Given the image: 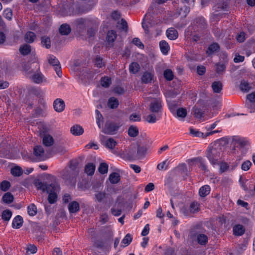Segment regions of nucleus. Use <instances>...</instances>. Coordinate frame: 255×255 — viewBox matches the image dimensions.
<instances>
[{"label":"nucleus","mask_w":255,"mask_h":255,"mask_svg":"<svg viewBox=\"0 0 255 255\" xmlns=\"http://www.w3.org/2000/svg\"><path fill=\"white\" fill-rule=\"evenodd\" d=\"M80 168L78 161L77 159L71 160L61 171V177L67 184L75 185L79 174Z\"/></svg>","instance_id":"f257e3e1"},{"label":"nucleus","mask_w":255,"mask_h":255,"mask_svg":"<svg viewBox=\"0 0 255 255\" xmlns=\"http://www.w3.org/2000/svg\"><path fill=\"white\" fill-rule=\"evenodd\" d=\"M227 143V139L223 138L210 144L206 151V157L212 164H218L219 161L221 159V145Z\"/></svg>","instance_id":"f03ea898"},{"label":"nucleus","mask_w":255,"mask_h":255,"mask_svg":"<svg viewBox=\"0 0 255 255\" xmlns=\"http://www.w3.org/2000/svg\"><path fill=\"white\" fill-rule=\"evenodd\" d=\"M35 185L38 189L49 194L48 201L50 204H53L56 201L57 198V195L55 193L56 187L54 184H47L38 180L35 182Z\"/></svg>","instance_id":"7ed1b4c3"},{"label":"nucleus","mask_w":255,"mask_h":255,"mask_svg":"<svg viewBox=\"0 0 255 255\" xmlns=\"http://www.w3.org/2000/svg\"><path fill=\"white\" fill-rule=\"evenodd\" d=\"M35 66L36 72L32 75H30L29 78L35 83L40 84L46 81L43 75L39 71V63L36 60L32 63Z\"/></svg>","instance_id":"20e7f679"},{"label":"nucleus","mask_w":255,"mask_h":255,"mask_svg":"<svg viewBox=\"0 0 255 255\" xmlns=\"http://www.w3.org/2000/svg\"><path fill=\"white\" fill-rule=\"evenodd\" d=\"M120 126L111 121H107L102 131L105 134H115L119 128Z\"/></svg>","instance_id":"39448f33"},{"label":"nucleus","mask_w":255,"mask_h":255,"mask_svg":"<svg viewBox=\"0 0 255 255\" xmlns=\"http://www.w3.org/2000/svg\"><path fill=\"white\" fill-rule=\"evenodd\" d=\"M47 60L48 63L54 67V69L58 77H61L62 72L61 71L60 64L58 59L56 58L55 56L52 55H50L48 56Z\"/></svg>","instance_id":"423d86ee"},{"label":"nucleus","mask_w":255,"mask_h":255,"mask_svg":"<svg viewBox=\"0 0 255 255\" xmlns=\"http://www.w3.org/2000/svg\"><path fill=\"white\" fill-rule=\"evenodd\" d=\"M100 139L102 144L105 147L111 150L114 149L117 144V141L113 137L100 135Z\"/></svg>","instance_id":"0eeeda50"},{"label":"nucleus","mask_w":255,"mask_h":255,"mask_svg":"<svg viewBox=\"0 0 255 255\" xmlns=\"http://www.w3.org/2000/svg\"><path fill=\"white\" fill-rule=\"evenodd\" d=\"M163 10L164 8L160 6L159 4L152 2L144 16H146L147 14L149 16L162 14Z\"/></svg>","instance_id":"6e6552de"},{"label":"nucleus","mask_w":255,"mask_h":255,"mask_svg":"<svg viewBox=\"0 0 255 255\" xmlns=\"http://www.w3.org/2000/svg\"><path fill=\"white\" fill-rule=\"evenodd\" d=\"M215 12H218L217 15L228 14L229 10L228 4L226 2L216 3L213 7Z\"/></svg>","instance_id":"1a4fd4ad"},{"label":"nucleus","mask_w":255,"mask_h":255,"mask_svg":"<svg viewBox=\"0 0 255 255\" xmlns=\"http://www.w3.org/2000/svg\"><path fill=\"white\" fill-rule=\"evenodd\" d=\"M190 236L192 239L196 238L197 242L201 246H205L208 242L207 236L204 234L192 231L190 232Z\"/></svg>","instance_id":"9d476101"},{"label":"nucleus","mask_w":255,"mask_h":255,"mask_svg":"<svg viewBox=\"0 0 255 255\" xmlns=\"http://www.w3.org/2000/svg\"><path fill=\"white\" fill-rule=\"evenodd\" d=\"M149 109L151 113L160 115L162 109L161 101L160 99H154L150 103Z\"/></svg>","instance_id":"9b49d317"},{"label":"nucleus","mask_w":255,"mask_h":255,"mask_svg":"<svg viewBox=\"0 0 255 255\" xmlns=\"http://www.w3.org/2000/svg\"><path fill=\"white\" fill-rule=\"evenodd\" d=\"M33 154L36 160L43 161L46 159L43 148L40 145H37L34 147Z\"/></svg>","instance_id":"f8f14e48"},{"label":"nucleus","mask_w":255,"mask_h":255,"mask_svg":"<svg viewBox=\"0 0 255 255\" xmlns=\"http://www.w3.org/2000/svg\"><path fill=\"white\" fill-rule=\"evenodd\" d=\"M64 101L61 99H56L53 103V107L57 112H62L65 109Z\"/></svg>","instance_id":"ddd939ff"},{"label":"nucleus","mask_w":255,"mask_h":255,"mask_svg":"<svg viewBox=\"0 0 255 255\" xmlns=\"http://www.w3.org/2000/svg\"><path fill=\"white\" fill-rule=\"evenodd\" d=\"M117 34L116 31L111 30L108 31L107 34L106 40L109 45L111 46L113 45V43L117 38Z\"/></svg>","instance_id":"4468645a"},{"label":"nucleus","mask_w":255,"mask_h":255,"mask_svg":"<svg viewBox=\"0 0 255 255\" xmlns=\"http://www.w3.org/2000/svg\"><path fill=\"white\" fill-rule=\"evenodd\" d=\"M70 131L72 134L78 136L83 134L84 129L80 125H75L71 128Z\"/></svg>","instance_id":"2eb2a0df"},{"label":"nucleus","mask_w":255,"mask_h":255,"mask_svg":"<svg viewBox=\"0 0 255 255\" xmlns=\"http://www.w3.org/2000/svg\"><path fill=\"white\" fill-rule=\"evenodd\" d=\"M160 118V115L155 113H151L145 118V121L150 124H153L156 122Z\"/></svg>","instance_id":"dca6fc26"},{"label":"nucleus","mask_w":255,"mask_h":255,"mask_svg":"<svg viewBox=\"0 0 255 255\" xmlns=\"http://www.w3.org/2000/svg\"><path fill=\"white\" fill-rule=\"evenodd\" d=\"M71 31L70 26L66 23L62 24L59 28V33L62 35H68Z\"/></svg>","instance_id":"f3484780"},{"label":"nucleus","mask_w":255,"mask_h":255,"mask_svg":"<svg viewBox=\"0 0 255 255\" xmlns=\"http://www.w3.org/2000/svg\"><path fill=\"white\" fill-rule=\"evenodd\" d=\"M23 222L22 218L20 216L17 215L12 221V227L13 228L19 229L22 226Z\"/></svg>","instance_id":"a211bd4d"},{"label":"nucleus","mask_w":255,"mask_h":255,"mask_svg":"<svg viewBox=\"0 0 255 255\" xmlns=\"http://www.w3.org/2000/svg\"><path fill=\"white\" fill-rule=\"evenodd\" d=\"M35 34L32 31H27L24 35V41L27 43H33L36 38Z\"/></svg>","instance_id":"6ab92c4d"},{"label":"nucleus","mask_w":255,"mask_h":255,"mask_svg":"<svg viewBox=\"0 0 255 255\" xmlns=\"http://www.w3.org/2000/svg\"><path fill=\"white\" fill-rule=\"evenodd\" d=\"M43 144L46 146H50L54 143V139L52 136L49 134H44L42 139Z\"/></svg>","instance_id":"aec40b11"},{"label":"nucleus","mask_w":255,"mask_h":255,"mask_svg":"<svg viewBox=\"0 0 255 255\" xmlns=\"http://www.w3.org/2000/svg\"><path fill=\"white\" fill-rule=\"evenodd\" d=\"M68 209L70 213H75L77 212L80 210L79 203L76 201L71 202L68 205Z\"/></svg>","instance_id":"412c9836"},{"label":"nucleus","mask_w":255,"mask_h":255,"mask_svg":"<svg viewBox=\"0 0 255 255\" xmlns=\"http://www.w3.org/2000/svg\"><path fill=\"white\" fill-rule=\"evenodd\" d=\"M159 45L161 52L164 55L167 54L170 49V47L168 43L165 40H161L159 42Z\"/></svg>","instance_id":"4be33fe9"},{"label":"nucleus","mask_w":255,"mask_h":255,"mask_svg":"<svg viewBox=\"0 0 255 255\" xmlns=\"http://www.w3.org/2000/svg\"><path fill=\"white\" fill-rule=\"evenodd\" d=\"M210 187L208 185H205L201 187L199 190V194L202 197H205L210 192Z\"/></svg>","instance_id":"5701e85b"},{"label":"nucleus","mask_w":255,"mask_h":255,"mask_svg":"<svg viewBox=\"0 0 255 255\" xmlns=\"http://www.w3.org/2000/svg\"><path fill=\"white\" fill-rule=\"evenodd\" d=\"M127 157L129 159H137V151L135 147L130 148L127 153Z\"/></svg>","instance_id":"b1692460"},{"label":"nucleus","mask_w":255,"mask_h":255,"mask_svg":"<svg viewBox=\"0 0 255 255\" xmlns=\"http://www.w3.org/2000/svg\"><path fill=\"white\" fill-rule=\"evenodd\" d=\"M166 35L170 40H175L178 37V32L173 28H170L167 30Z\"/></svg>","instance_id":"393cba45"},{"label":"nucleus","mask_w":255,"mask_h":255,"mask_svg":"<svg viewBox=\"0 0 255 255\" xmlns=\"http://www.w3.org/2000/svg\"><path fill=\"white\" fill-rule=\"evenodd\" d=\"M151 17H144L142 22L143 28L145 30H147L149 27H151L154 25Z\"/></svg>","instance_id":"a878e982"},{"label":"nucleus","mask_w":255,"mask_h":255,"mask_svg":"<svg viewBox=\"0 0 255 255\" xmlns=\"http://www.w3.org/2000/svg\"><path fill=\"white\" fill-rule=\"evenodd\" d=\"M137 151V159H142L145 156L146 152H147V148L145 146H140L139 145L137 146V148L136 149Z\"/></svg>","instance_id":"bb28decb"},{"label":"nucleus","mask_w":255,"mask_h":255,"mask_svg":"<svg viewBox=\"0 0 255 255\" xmlns=\"http://www.w3.org/2000/svg\"><path fill=\"white\" fill-rule=\"evenodd\" d=\"M19 50L22 55H27L30 53L31 47L27 44H24L19 47Z\"/></svg>","instance_id":"cd10ccee"},{"label":"nucleus","mask_w":255,"mask_h":255,"mask_svg":"<svg viewBox=\"0 0 255 255\" xmlns=\"http://www.w3.org/2000/svg\"><path fill=\"white\" fill-rule=\"evenodd\" d=\"M109 179L112 184H117L120 181L121 176L118 173L113 172L110 174Z\"/></svg>","instance_id":"c85d7f7f"},{"label":"nucleus","mask_w":255,"mask_h":255,"mask_svg":"<svg viewBox=\"0 0 255 255\" xmlns=\"http://www.w3.org/2000/svg\"><path fill=\"white\" fill-rule=\"evenodd\" d=\"M245 229L243 226L241 225H237L234 227L233 232L236 236H242L244 234Z\"/></svg>","instance_id":"c756f323"},{"label":"nucleus","mask_w":255,"mask_h":255,"mask_svg":"<svg viewBox=\"0 0 255 255\" xmlns=\"http://www.w3.org/2000/svg\"><path fill=\"white\" fill-rule=\"evenodd\" d=\"M240 87L241 90L245 92H248L252 89L251 85L244 80L241 81Z\"/></svg>","instance_id":"7c9ffc66"},{"label":"nucleus","mask_w":255,"mask_h":255,"mask_svg":"<svg viewBox=\"0 0 255 255\" xmlns=\"http://www.w3.org/2000/svg\"><path fill=\"white\" fill-rule=\"evenodd\" d=\"M168 105L170 112L175 115L176 108L178 106V102L171 100H167Z\"/></svg>","instance_id":"2f4dec72"},{"label":"nucleus","mask_w":255,"mask_h":255,"mask_svg":"<svg viewBox=\"0 0 255 255\" xmlns=\"http://www.w3.org/2000/svg\"><path fill=\"white\" fill-rule=\"evenodd\" d=\"M119 105V100L115 97H111L109 99L108 106L111 109H116Z\"/></svg>","instance_id":"473e14b6"},{"label":"nucleus","mask_w":255,"mask_h":255,"mask_svg":"<svg viewBox=\"0 0 255 255\" xmlns=\"http://www.w3.org/2000/svg\"><path fill=\"white\" fill-rule=\"evenodd\" d=\"M212 88L214 93H219L223 88L222 83L220 81H215L212 84Z\"/></svg>","instance_id":"72a5a7b5"},{"label":"nucleus","mask_w":255,"mask_h":255,"mask_svg":"<svg viewBox=\"0 0 255 255\" xmlns=\"http://www.w3.org/2000/svg\"><path fill=\"white\" fill-rule=\"evenodd\" d=\"M192 113L195 118L201 119L204 115V112L201 108L194 106L192 109Z\"/></svg>","instance_id":"f704fd0d"},{"label":"nucleus","mask_w":255,"mask_h":255,"mask_svg":"<svg viewBox=\"0 0 255 255\" xmlns=\"http://www.w3.org/2000/svg\"><path fill=\"white\" fill-rule=\"evenodd\" d=\"M153 74L148 72H144L141 81L143 83H148L151 81L153 78Z\"/></svg>","instance_id":"c9c22d12"},{"label":"nucleus","mask_w":255,"mask_h":255,"mask_svg":"<svg viewBox=\"0 0 255 255\" xmlns=\"http://www.w3.org/2000/svg\"><path fill=\"white\" fill-rule=\"evenodd\" d=\"M95 170V165L92 163H89L86 165L85 172L89 175L94 174Z\"/></svg>","instance_id":"e433bc0d"},{"label":"nucleus","mask_w":255,"mask_h":255,"mask_svg":"<svg viewBox=\"0 0 255 255\" xmlns=\"http://www.w3.org/2000/svg\"><path fill=\"white\" fill-rule=\"evenodd\" d=\"M175 114L176 116L181 119H184L187 114V110L184 108H179L175 111Z\"/></svg>","instance_id":"4c0bfd02"},{"label":"nucleus","mask_w":255,"mask_h":255,"mask_svg":"<svg viewBox=\"0 0 255 255\" xmlns=\"http://www.w3.org/2000/svg\"><path fill=\"white\" fill-rule=\"evenodd\" d=\"M41 43L43 46H44L47 49L50 48L51 41L50 38L48 36H43L41 37Z\"/></svg>","instance_id":"58836bf2"},{"label":"nucleus","mask_w":255,"mask_h":255,"mask_svg":"<svg viewBox=\"0 0 255 255\" xmlns=\"http://www.w3.org/2000/svg\"><path fill=\"white\" fill-rule=\"evenodd\" d=\"M13 199V196L10 192L5 193L2 198L3 202L6 204H9L12 202Z\"/></svg>","instance_id":"ea45409f"},{"label":"nucleus","mask_w":255,"mask_h":255,"mask_svg":"<svg viewBox=\"0 0 255 255\" xmlns=\"http://www.w3.org/2000/svg\"><path fill=\"white\" fill-rule=\"evenodd\" d=\"M97 1L96 0H94L92 1V3L90 4V7L88 8H84L83 7H77L76 8V14H82L83 13H84L85 12L90 10L96 3Z\"/></svg>","instance_id":"a19ab883"},{"label":"nucleus","mask_w":255,"mask_h":255,"mask_svg":"<svg viewBox=\"0 0 255 255\" xmlns=\"http://www.w3.org/2000/svg\"><path fill=\"white\" fill-rule=\"evenodd\" d=\"M95 66L99 68H102L105 67V63L103 59L100 56H97L94 61Z\"/></svg>","instance_id":"79ce46f5"},{"label":"nucleus","mask_w":255,"mask_h":255,"mask_svg":"<svg viewBox=\"0 0 255 255\" xmlns=\"http://www.w3.org/2000/svg\"><path fill=\"white\" fill-rule=\"evenodd\" d=\"M140 69V66L137 62L131 63L129 66V70L130 73L135 74L137 73Z\"/></svg>","instance_id":"37998d69"},{"label":"nucleus","mask_w":255,"mask_h":255,"mask_svg":"<svg viewBox=\"0 0 255 255\" xmlns=\"http://www.w3.org/2000/svg\"><path fill=\"white\" fill-rule=\"evenodd\" d=\"M219 48L220 46L218 43H214L208 47L206 52L208 54H212L217 51L219 49Z\"/></svg>","instance_id":"c03bdc74"},{"label":"nucleus","mask_w":255,"mask_h":255,"mask_svg":"<svg viewBox=\"0 0 255 255\" xmlns=\"http://www.w3.org/2000/svg\"><path fill=\"white\" fill-rule=\"evenodd\" d=\"M216 72L218 74H221L224 72L226 70V65L223 63H218L216 65Z\"/></svg>","instance_id":"a18cd8bd"},{"label":"nucleus","mask_w":255,"mask_h":255,"mask_svg":"<svg viewBox=\"0 0 255 255\" xmlns=\"http://www.w3.org/2000/svg\"><path fill=\"white\" fill-rule=\"evenodd\" d=\"M128 134L130 137H136L138 134V129L137 127L130 126L128 130Z\"/></svg>","instance_id":"49530a36"},{"label":"nucleus","mask_w":255,"mask_h":255,"mask_svg":"<svg viewBox=\"0 0 255 255\" xmlns=\"http://www.w3.org/2000/svg\"><path fill=\"white\" fill-rule=\"evenodd\" d=\"M95 112L96 113V122L99 128H100L102 127L104 119L102 115L98 110H96Z\"/></svg>","instance_id":"de8ad7c7"},{"label":"nucleus","mask_w":255,"mask_h":255,"mask_svg":"<svg viewBox=\"0 0 255 255\" xmlns=\"http://www.w3.org/2000/svg\"><path fill=\"white\" fill-rule=\"evenodd\" d=\"M235 143L237 144V147H244L248 144V141L245 139L237 138L234 139Z\"/></svg>","instance_id":"09e8293b"},{"label":"nucleus","mask_w":255,"mask_h":255,"mask_svg":"<svg viewBox=\"0 0 255 255\" xmlns=\"http://www.w3.org/2000/svg\"><path fill=\"white\" fill-rule=\"evenodd\" d=\"M178 93L175 90H168L165 93V96L167 100H171V99L175 98Z\"/></svg>","instance_id":"8fccbe9b"},{"label":"nucleus","mask_w":255,"mask_h":255,"mask_svg":"<svg viewBox=\"0 0 255 255\" xmlns=\"http://www.w3.org/2000/svg\"><path fill=\"white\" fill-rule=\"evenodd\" d=\"M23 171L21 168L18 166H15L11 170V173L14 176H20L22 175Z\"/></svg>","instance_id":"3c124183"},{"label":"nucleus","mask_w":255,"mask_h":255,"mask_svg":"<svg viewBox=\"0 0 255 255\" xmlns=\"http://www.w3.org/2000/svg\"><path fill=\"white\" fill-rule=\"evenodd\" d=\"M163 75L166 80L171 81L174 77L172 71L170 69H166L164 70Z\"/></svg>","instance_id":"603ef678"},{"label":"nucleus","mask_w":255,"mask_h":255,"mask_svg":"<svg viewBox=\"0 0 255 255\" xmlns=\"http://www.w3.org/2000/svg\"><path fill=\"white\" fill-rule=\"evenodd\" d=\"M108 165L105 163H101L98 168V171L101 174H105L108 172Z\"/></svg>","instance_id":"864d4df0"},{"label":"nucleus","mask_w":255,"mask_h":255,"mask_svg":"<svg viewBox=\"0 0 255 255\" xmlns=\"http://www.w3.org/2000/svg\"><path fill=\"white\" fill-rule=\"evenodd\" d=\"M199 205L198 204V203L197 202H194L190 204V207H189L190 213L194 214V213L198 212L199 209Z\"/></svg>","instance_id":"5fc2aeb1"},{"label":"nucleus","mask_w":255,"mask_h":255,"mask_svg":"<svg viewBox=\"0 0 255 255\" xmlns=\"http://www.w3.org/2000/svg\"><path fill=\"white\" fill-rule=\"evenodd\" d=\"M132 237L129 234H128L123 239L122 241V243L124 244L123 247H127L129 245L132 241Z\"/></svg>","instance_id":"6e6d98bb"},{"label":"nucleus","mask_w":255,"mask_h":255,"mask_svg":"<svg viewBox=\"0 0 255 255\" xmlns=\"http://www.w3.org/2000/svg\"><path fill=\"white\" fill-rule=\"evenodd\" d=\"M28 214L31 216L35 215L37 213V208L33 204H31L27 208Z\"/></svg>","instance_id":"4d7b16f0"},{"label":"nucleus","mask_w":255,"mask_h":255,"mask_svg":"<svg viewBox=\"0 0 255 255\" xmlns=\"http://www.w3.org/2000/svg\"><path fill=\"white\" fill-rule=\"evenodd\" d=\"M11 215V212L8 210H6L2 213L1 218L3 220L8 221L10 220Z\"/></svg>","instance_id":"13d9d810"},{"label":"nucleus","mask_w":255,"mask_h":255,"mask_svg":"<svg viewBox=\"0 0 255 255\" xmlns=\"http://www.w3.org/2000/svg\"><path fill=\"white\" fill-rule=\"evenodd\" d=\"M23 69L24 71L25 72L26 74L27 75V76L28 77L30 75L34 72V70L33 69H31V66H30L29 64H24L23 66Z\"/></svg>","instance_id":"bf43d9fd"},{"label":"nucleus","mask_w":255,"mask_h":255,"mask_svg":"<svg viewBox=\"0 0 255 255\" xmlns=\"http://www.w3.org/2000/svg\"><path fill=\"white\" fill-rule=\"evenodd\" d=\"M10 187V183L7 181H3L0 185V189L3 191H6L9 189Z\"/></svg>","instance_id":"052dcab7"},{"label":"nucleus","mask_w":255,"mask_h":255,"mask_svg":"<svg viewBox=\"0 0 255 255\" xmlns=\"http://www.w3.org/2000/svg\"><path fill=\"white\" fill-rule=\"evenodd\" d=\"M246 34L245 32L242 31L238 33L236 36V39L238 41V42L240 43H242L244 42V41L246 39Z\"/></svg>","instance_id":"680f3d73"},{"label":"nucleus","mask_w":255,"mask_h":255,"mask_svg":"<svg viewBox=\"0 0 255 255\" xmlns=\"http://www.w3.org/2000/svg\"><path fill=\"white\" fill-rule=\"evenodd\" d=\"M111 83V79L107 77H105L101 79V85L104 87H109Z\"/></svg>","instance_id":"e2e57ef3"},{"label":"nucleus","mask_w":255,"mask_h":255,"mask_svg":"<svg viewBox=\"0 0 255 255\" xmlns=\"http://www.w3.org/2000/svg\"><path fill=\"white\" fill-rule=\"evenodd\" d=\"M167 162V160H165L163 162L158 163L157 165V169L159 170H166L168 167Z\"/></svg>","instance_id":"0e129e2a"},{"label":"nucleus","mask_w":255,"mask_h":255,"mask_svg":"<svg viewBox=\"0 0 255 255\" xmlns=\"http://www.w3.org/2000/svg\"><path fill=\"white\" fill-rule=\"evenodd\" d=\"M251 165V162L249 160H247L243 163L241 168L244 171H247L250 169Z\"/></svg>","instance_id":"69168bd1"},{"label":"nucleus","mask_w":255,"mask_h":255,"mask_svg":"<svg viewBox=\"0 0 255 255\" xmlns=\"http://www.w3.org/2000/svg\"><path fill=\"white\" fill-rule=\"evenodd\" d=\"M106 194L104 192H98L95 194V198L97 201L100 202L105 197Z\"/></svg>","instance_id":"338daca9"},{"label":"nucleus","mask_w":255,"mask_h":255,"mask_svg":"<svg viewBox=\"0 0 255 255\" xmlns=\"http://www.w3.org/2000/svg\"><path fill=\"white\" fill-rule=\"evenodd\" d=\"M247 98L249 100L247 103H255V92L248 94Z\"/></svg>","instance_id":"774afa93"}]
</instances>
